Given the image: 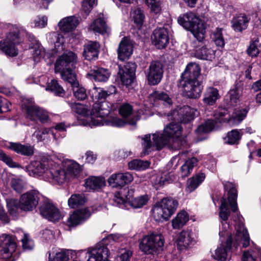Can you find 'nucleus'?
Wrapping results in <instances>:
<instances>
[{"label":"nucleus","mask_w":261,"mask_h":261,"mask_svg":"<svg viewBox=\"0 0 261 261\" xmlns=\"http://www.w3.org/2000/svg\"><path fill=\"white\" fill-rule=\"evenodd\" d=\"M171 119L172 122L164 128L163 133L156 132L152 134V141L150 134L146 135L143 138V151L145 155L148 154L151 152V147L153 146L160 150L165 145L171 144L173 148L179 149L184 145L185 141L181 137L182 126L180 124L175 121L172 117Z\"/></svg>","instance_id":"1"},{"label":"nucleus","mask_w":261,"mask_h":261,"mask_svg":"<svg viewBox=\"0 0 261 261\" xmlns=\"http://www.w3.org/2000/svg\"><path fill=\"white\" fill-rule=\"evenodd\" d=\"M116 91V87L113 85L110 86L108 90L101 88L94 89L92 98L95 102L93 105L91 114L100 118L99 120H97L96 125L121 127L125 124L122 119L117 117H106L110 113L113 106V103L108 101V99Z\"/></svg>","instance_id":"2"},{"label":"nucleus","mask_w":261,"mask_h":261,"mask_svg":"<svg viewBox=\"0 0 261 261\" xmlns=\"http://www.w3.org/2000/svg\"><path fill=\"white\" fill-rule=\"evenodd\" d=\"M223 185L225 192L227 193V198L223 197L221 199V203L220 206L219 217L221 220L222 229L219 232V235L221 238L225 235L227 228L229 227V224L227 223L228 217L230 215V211L228 207V203L231 211L235 213L238 210L237 206V189L236 185L230 181H224Z\"/></svg>","instance_id":"3"},{"label":"nucleus","mask_w":261,"mask_h":261,"mask_svg":"<svg viewBox=\"0 0 261 261\" xmlns=\"http://www.w3.org/2000/svg\"><path fill=\"white\" fill-rule=\"evenodd\" d=\"M25 38L30 41L34 39V36L28 33L23 28H16L7 34L5 40L0 41V50L6 55L12 57L16 56L18 53L15 49V45L23 42Z\"/></svg>","instance_id":"4"},{"label":"nucleus","mask_w":261,"mask_h":261,"mask_svg":"<svg viewBox=\"0 0 261 261\" xmlns=\"http://www.w3.org/2000/svg\"><path fill=\"white\" fill-rule=\"evenodd\" d=\"M77 62L76 54L71 51H66L57 59L55 64L56 73H60L65 81H73L76 75L74 69Z\"/></svg>","instance_id":"5"},{"label":"nucleus","mask_w":261,"mask_h":261,"mask_svg":"<svg viewBox=\"0 0 261 261\" xmlns=\"http://www.w3.org/2000/svg\"><path fill=\"white\" fill-rule=\"evenodd\" d=\"M133 175L129 172L114 173L109 178L108 181L110 186L113 188H120V190L117 192L114 197V200L118 205L123 204L128 199V188H122L133 180Z\"/></svg>","instance_id":"6"},{"label":"nucleus","mask_w":261,"mask_h":261,"mask_svg":"<svg viewBox=\"0 0 261 261\" xmlns=\"http://www.w3.org/2000/svg\"><path fill=\"white\" fill-rule=\"evenodd\" d=\"M164 244V237L161 234L152 233L142 238L139 248L146 254H154L163 250Z\"/></svg>","instance_id":"7"},{"label":"nucleus","mask_w":261,"mask_h":261,"mask_svg":"<svg viewBox=\"0 0 261 261\" xmlns=\"http://www.w3.org/2000/svg\"><path fill=\"white\" fill-rule=\"evenodd\" d=\"M43 197L36 190H31L25 192L19 198L20 210L25 212L33 211L40 204Z\"/></svg>","instance_id":"8"},{"label":"nucleus","mask_w":261,"mask_h":261,"mask_svg":"<svg viewBox=\"0 0 261 261\" xmlns=\"http://www.w3.org/2000/svg\"><path fill=\"white\" fill-rule=\"evenodd\" d=\"M22 108L26 114L27 118L32 121L39 120L41 123H44L49 120L48 112L36 105L24 103Z\"/></svg>","instance_id":"9"},{"label":"nucleus","mask_w":261,"mask_h":261,"mask_svg":"<svg viewBox=\"0 0 261 261\" xmlns=\"http://www.w3.org/2000/svg\"><path fill=\"white\" fill-rule=\"evenodd\" d=\"M17 247L15 237L3 234L0 236V256L5 259L10 258Z\"/></svg>","instance_id":"10"},{"label":"nucleus","mask_w":261,"mask_h":261,"mask_svg":"<svg viewBox=\"0 0 261 261\" xmlns=\"http://www.w3.org/2000/svg\"><path fill=\"white\" fill-rule=\"evenodd\" d=\"M178 87L183 89L185 95L190 98L196 99L200 97L203 86L199 81H179Z\"/></svg>","instance_id":"11"},{"label":"nucleus","mask_w":261,"mask_h":261,"mask_svg":"<svg viewBox=\"0 0 261 261\" xmlns=\"http://www.w3.org/2000/svg\"><path fill=\"white\" fill-rule=\"evenodd\" d=\"M164 72L163 65L158 61H152L146 71V77L149 85H156L160 83Z\"/></svg>","instance_id":"12"},{"label":"nucleus","mask_w":261,"mask_h":261,"mask_svg":"<svg viewBox=\"0 0 261 261\" xmlns=\"http://www.w3.org/2000/svg\"><path fill=\"white\" fill-rule=\"evenodd\" d=\"M105 240H102L94 248L89 249L87 261H111L109 259L110 252L107 246L105 245Z\"/></svg>","instance_id":"13"},{"label":"nucleus","mask_w":261,"mask_h":261,"mask_svg":"<svg viewBox=\"0 0 261 261\" xmlns=\"http://www.w3.org/2000/svg\"><path fill=\"white\" fill-rule=\"evenodd\" d=\"M39 208L41 215L49 221H57L60 218L59 210L44 196L40 202Z\"/></svg>","instance_id":"14"},{"label":"nucleus","mask_w":261,"mask_h":261,"mask_svg":"<svg viewBox=\"0 0 261 261\" xmlns=\"http://www.w3.org/2000/svg\"><path fill=\"white\" fill-rule=\"evenodd\" d=\"M169 27L164 25L158 27L153 32L151 35L152 44L159 49L165 48L169 43Z\"/></svg>","instance_id":"15"},{"label":"nucleus","mask_w":261,"mask_h":261,"mask_svg":"<svg viewBox=\"0 0 261 261\" xmlns=\"http://www.w3.org/2000/svg\"><path fill=\"white\" fill-rule=\"evenodd\" d=\"M136 67V64L132 62H127L122 67L119 66L118 74L122 85L128 86L134 82Z\"/></svg>","instance_id":"16"},{"label":"nucleus","mask_w":261,"mask_h":261,"mask_svg":"<svg viewBox=\"0 0 261 261\" xmlns=\"http://www.w3.org/2000/svg\"><path fill=\"white\" fill-rule=\"evenodd\" d=\"M48 162L46 158H41L39 160L32 161L26 167L29 174L32 176H41L48 171Z\"/></svg>","instance_id":"17"},{"label":"nucleus","mask_w":261,"mask_h":261,"mask_svg":"<svg viewBox=\"0 0 261 261\" xmlns=\"http://www.w3.org/2000/svg\"><path fill=\"white\" fill-rule=\"evenodd\" d=\"M241 216H238V222H236L235 229L236 230L235 242L234 246L239 245V241L242 242V247L246 248L249 245L250 238L247 229L244 227V224L241 220Z\"/></svg>","instance_id":"18"},{"label":"nucleus","mask_w":261,"mask_h":261,"mask_svg":"<svg viewBox=\"0 0 261 261\" xmlns=\"http://www.w3.org/2000/svg\"><path fill=\"white\" fill-rule=\"evenodd\" d=\"M175 242L179 250H186L191 247L195 243L194 233L188 229L182 230L177 236Z\"/></svg>","instance_id":"19"},{"label":"nucleus","mask_w":261,"mask_h":261,"mask_svg":"<svg viewBox=\"0 0 261 261\" xmlns=\"http://www.w3.org/2000/svg\"><path fill=\"white\" fill-rule=\"evenodd\" d=\"M100 45L96 41H89L83 46V56L85 60L95 61L98 58Z\"/></svg>","instance_id":"20"},{"label":"nucleus","mask_w":261,"mask_h":261,"mask_svg":"<svg viewBox=\"0 0 261 261\" xmlns=\"http://www.w3.org/2000/svg\"><path fill=\"white\" fill-rule=\"evenodd\" d=\"M6 148L13 152L25 156H32L34 154V146L29 143L10 142Z\"/></svg>","instance_id":"21"},{"label":"nucleus","mask_w":261,"mask_h":261,"mask_svg":"<svg viewBox=\"0 0 261 261\" xmlns=\"http://www.w3.org/2000/svg\"><path fill=\"white\" fill-rule=\"evenodd\" d=\"M201 68L199 65L196 63H189L180 76L179 81H199L198 78L200 75Z\"/></svg>","instance_id":"22"},{"label":"nucleus","mask_w":261,"mask_h":261,"mask_svg":"<svg viewBox=\"0 0 261 261\" xmlns=\"http://www.w3.org/2000/svg\"><path fill=\"white\" fill-rule=\"evenodd\" d=\"M168 117L171 116L173 118L175 121H177L181 124V123H188L193 120L194 116L190 108H181L178 111L174 110L168 115Z\"/></svg>","instance_id":"23"},{"label":"nucleus","mask_w":261,"mask_h":261,"mask_svg":"<svg viewBox=\"0 0 261 261\" xmlns=\"http://www.w3.org/2000/svg\"><path fill=\"white\" fill-rule=\"evenodd\" d=\"M243 85L242 81H236L233 88L231 89L225 96V100L228 108L236 106L239 101L240 91L242 90Z\"/></svg>","instance_id":"24"},{"label":"nucleus","mask_w":261,"mask_h":261,"mask_svg":"<svg viewBox=\"0 0 261 261\" xmlns=\"http://www.w3.org/2000/svg\"><path fill=\"white\" fill-rule=\"evenodd\" d=\"M178 23L187 30H191L199 24L200 20L194 13L189 12L178 18Z\"/></svg>","instance_id":"25"},{"label":"nucleus","mask_w":261,"mask_h":261,"mask_svg":"<svg viewBox=\"0 0 261 261\" xmlns=\"http://www.w3.org/2000/svg\"><path fill=\"white\" fill-rule=\"evenodd\" d=\"M90 216L91 213L88 208L80 210L70 215L67 224L69 226H76L88 219Z\"/></svg>","instance_id":"26"},{"label":"nucleus","mask_w":261,"mask_h":261,"mask_svg":"<svg viewBox=\"0 0 261 261\" xmlns=\"http://www.w3.org/2000/svg\"><path fill=\"white\" fill-rule=\"evenodd\" d=\"M110 72L108 69L94 67L87 73V76L97 82H106L109 79Z\"/></svg>","instance_id":"27"},{"label":"nucleus","mask_w":261,"mask_h":261,"mask_svg":"<svg viewBox=\"0 0 261 261\" xmlns=\"http://www.w3.org/2000/svg\"><path fill=\"white\" fill-rule=\"evenodd\" d=\"M133 46L130 41L123 38L119 44L117 49L118 57L120 60H127L132 55Z\"/></svg>","instance_id":"28"},{"label":"nucleus","mask_w":261,"mask_h":261,"mask_svg":"<svg viewBox=\"0 0 261 261\" xmlns=\"http://www.w3.org/2000/svg\"><path fill=\"white\" fill-rule=\"evenodd\" d=\"M250 19L245 14H240L231 20V27L235 32H242L247 28Z\"/></svg>","instance_id":"29"},{"label":"nucleus","mask_w":261,"mask_h":261,"mask_svg":"<svg viewBox=\"0 0 261 261\" xmlns=\"http://www.w3.org/2000/svg\"><path fill=\"white\" fill-rule=\"evenodd\" d=\"M194 56L197 59L212 61L215 58V51L205 45H198L195 49Z\"/></svg>","instance_id":"30"},{"label":"nucleus","mask_w":261,"mask_h":261,"mask_svg":"<svg viewBox=\"0 0 261 261\" xmlns=\"http://www.w3.org/2000/svg\"><path fill=\"white\" fill-rule=\"evenodd\" d=\"M149 98L154 106L159 105L160 103L165 106H170L172 103L171 99L164 92L154 91L149 95Z\"/></svg>","instance_id":"31"},{"label":"nucleus","mask_w":261,"mask_h":261,"mask_svg":"<svg viewBox=\"0 0 261 261\" xmlns=\"http://www.w3.org/2000/svg\"><path fill=\"white\" fill-rule=\"evenodd\" d=\"M220 98L218 90L214 87L207 88L204 94L203 102L209 106H212L216 103L217 100Z\"/></svg>","instance_id":"32"},{"label":"nucleus","mask_w":261,"mask_h":261,"mask_svg":"<svg viewBox=\"0 0 261 261\" xmlns=\"http://www.w3.org/2000/svg\"><path fill=\"white\" fill-rule=\"evenodd\" d=\"M232 244L231 234H229L226 241L225 247L221 244L215 251L214 258L221 261H225L227 256V251L231 249Z\"/></svg>","instance_id":"33"},{"label":"nucleus","mask_w":261,"mask_h":261,"mask_svg":"<svg viewBox=\"0 0 261 261\" xmlns=\"http://www.w3.org/2000/svg\"><path fill=\"white\" fill-rule=\"evenodd\" d=\"M85 186L87 189L98 191L105 186L103 177L91 176L85 180Z\"/></svg>","instance_id":"34"},{"label":"nucleus","mask_w":261,"mask_h":261,"mask_svg":"<svg viewBox=\"0 0 261 261\" xmlns=\"http://www.w3.org/2000/svg\"><path fill=\"white\" fill-rule=\"evenodd\" d=\"M249 108H245L240 110H236L231 116L228 118L227 122L229 125L236 126L239 124L246 117Z\"/></svg>","instance_id":"35"},{"label":"nucleus","mask_w":261,"mask_h":261,"mask_svg":"<svg viewBox=\"0 0 261 261\" xmlns=\"http://www.w3.org/2000/svg\"><path fill=\"white\" fill-rule=\"evenodd\" d=\"M79 24V20L75 16H69L63 18L59 22L60 29L65 32L72 31Z\"/></svg>","instance_id":"36"},{"label":"nucleus","mask_w":261,"mask_h":261,"mask_svg":"<svg viewBox=\"0 0 261 261\" xmlns=\"http://www.w3.org/2000/svg\"><path fill=\"white\" fill-rule=\"evenodd\" d=\"M205 175L203 173H199L188 179L186 188V191L193 192L204 181Z\"/></svg>","instance_id":"37"},{"label":"nucleus","mask_w":261,"mask_h":261,"mask_svg":"<svg viewBox=\"0 0 261 261\" xmlns=\"http://www.w3.org/2000/svg\"><path fill=\"white\" fill-rule=\"evenodd\" d=\"M161 205L168 213V216L170 217L175 213L178 205L177 200L172 197H166L163 198L160 202Z\"/></svg>","instance_id":"38"},{"label":"nucleus","mask_w":261,"mask_h":261,"mask_svg":"<svg viewBox=\"0 0 261 261\" xmlns=\"http://www.w3.org/2000/svg\"><path fill=\"white\" fill-rule=\"evenodd\" d=\"M70 84L73 95L76 98L80 100L85 99L87 96L86 89L83 87H79V83L76 80V77H74L73 81H70V80L66 81Z\"/></svg>","instance_id":"39"},{"label":"nucleus","mask_w":261,"mask_h":261,"mask_svg":"<svg viewBox=\"0 0 261 261\" xmlns=\"http://www.w3.org/2000/svg\"><path fill=\"white\" fill-rule=\"evenodd\" d=\"M242 134L240 133V130L237 129H232L228 132L226 136L223 138L224 143L230 145H238L242 138Z\"/></svg>","instance_id":"40"},{"label":"nucleus","mask_w":261,"mask_h":261,"mask_svg":"<svg viewBox=\"0 0 261 261\" xmlns=\"http://www.w3.org/2000/svg\"><path fill=\"white\" fill-rule=\"evenodd\" d=\"M198 160L193 157L187 160L180 167V176L182 178L188 176L192 172L193 168L197 165Z\"/></svg>","instance_id":"41"},{"label":"nucleus","mask_w":261,"mask_h":261,"mask_svg":"<svg viewBox=\"0 0 261 261\" xmlns=\"http://www.w3.org/2000/svg\"><path fill=\"white\" fill-rule=\"evenodd\" d=\"M49 173L51 175L53 178L59 184H62L69 179L68 174L66 170L61 168H59L56 170H50Z\"/></svg>","instance_id":"42"},{"label":"nucleus","mask_w":261,"mask_h":261,"mask_svg":"<svg viewBox=\"0 0 261 261\" xmlns=\"http://www.w3.org/2000/svg\"><path fill=\"white\" fill-rule=\"evenodd\" d=\"M91 29L95 32L105 34L108 33V27L105 20L101 18L95 19L91 24Z\"/></svg>","instance_id":"43"},{"label":"nucleus","mask_w":261,"mask_h":261,"mask_svg":"<svg viewBox=\"0 0 261 261\" xmlns=\"http://www.w3.org/2000/svg\"><path fill=\"white\" fill-rule=\"evenodd\" d=\"M86 201V198L84 194H74L69 198L68 203L70 207L75 208L84 205Z\"/></svg>","instance_id":"44"},{"label":"nucleus","mask_w":261,"mask_h":261,"mask_svg":"<svg viewBox=\"0 0 261 261\" xmlns=\"http://www.w3.org/2000/svg\"><path fill=\"white\" fill-rule=\"evenodd\" d=\"M7 206L8 211L10 215L14 217H17L19 215L20 200L18 201L17 199L10 198L6 199Z\"/></svg>","instance_id":"45"},{"label":"nucleus","mask_w":261,"mask_h":261,"mask_svg":"<svg viewBox=\"0 0 261 261\" xmlns=\"http://www.w3.org/2000/svg\"><path fill=\"white\" fill-rule=\"evenodd\" d=\"M152 215L156 221L167 220L170 218L168 213L159 203L152 208Z\"/></svg>","instance_id":"46"},{"label":"nucleus","mask_w":261,"mask_h":261,"mask_svg":"<svg viewBox=\"0 0 261 261\" xmlns=\"http://www.w3.org/2000/svg\"><path fill=\"white\" fill-rule=\"evenodd\" d=\"M65 170L69 178L77 176L82 171V167L76 162L70 161L66 163Z\"/></svg>","instance_id":"47"},{"label":"nucleus","mask_w":261,"mask_h":261,"mask_svg":"<svg viewBox=\"0 0 261 261\" xmlns=\"http://www.w3.org/2000/svg\"><path fill=\"white\" fill-rule=\"evenodd\" d=\"M188 221V214L185 211L181 212L178 213L176 217L172 220V226L174 229H179L184 226Z\"/></svg>","instance_id":"48"},{"label":"nucleus","mask_w":261,"mask_h":261,"mask_svg":"<svg viewBox=\"0 0 261 261\" xmlns=\"http://www.w3.org/2000/svg\"><path fill=\"white\" fill-rule=\"evenodd\" d=\"M46 90L53 93L56 96L62 97L65 93L63 87L59 85L58 82L55 80H51L48 83Z\"/></svg>","instance_id":"49"},{"label":"nucleus","mask_w":261,"mask_h":261,"mask_svg":"<svg viewBox=\"0 0 261 261\" xmlns=\"http://www.w3.org/2000/svg\"><path fill=\"white\" fill-rule=\"evenodd\" d=\"M216 121L208 119L204 123L199 125L196 129L197 134H206L211 132L216 126Z\"/></svg>","instance_id":"50"},{"label":"nucleus","mask_w":261,"mask_h":261,"mask_svg":"<svg viewBox=\"0 0 261 261\" xmlns=\"http://www.w3.org/2000/svg\"><path fill=\"white\" fill-rule=\"evenodd\" d=\"M261 43H259L258 39L251 41L249 46L246 50L247 55L251 58L256 57L260 53Z\"/></svg>","instance_id":"51"},{"label":"nucleus","mask_w":261,"mask_h":261,"mask_svg":"<svg viewBox=\"0 0 261 261\" xmlns=\"http://www.w3.org/2000/svg\"><path fill=\"white\" fill-rule=\"evenodd\" d=\"M150 163L147 161L141 160H134L128 163V167L130 169L136 170H144L148 168Z\"/></svg>","instance_id":"52"},{"label":"nucleus","mask_w":261,"mask_h":261,"mask_svg":"<svg viewBox=\"0 0 261 261\" xmlns=\"http://www.w3.org/2000/svg\"><path fill=\"white\" fill-rule=\"evenodd\" d=\"M152 183L154 188L158 190L168 183V176L165 173L153 176L152 177Z\"/></svg>","instance_id":"53"},{"label":"nucleus","mask_w":261,"mask_h":261,"mask_svg":"<svg viewBox=\"0 0 261 261\" xmlns=\"http://www.w3.org/2000/svg\"><path fill=\"white\" fill-rule=\"evenodd\" d=\"M190 31L199 43L202 44L204 42L205 30L201 26H200V24Z\"/></svg>","instance_id":"54"},{"label":"nucleus","mask_w":261,"mask_h":261,"mask_svg":"<svg viewBox=\"0 0 261 261\" xmlns=\"http://www.w3.org/2000/svg\"><path fill=\"white\" fill-rule=\"evenodd\" d=\"M222 29L217 28L212 35V40L215 44L219 47H223L225 45V41L222 35Z\"/></svg>","instance_id":"55"},{"label":"nucleus","mask_w":261,"mask_h":261,"mask_svg":"<svg viewBox=\"0 0 261 261\" xmlns=\"http://www.w3.org/2000/svg\"><path fill=\"white\" fill-rule=\"evenodd\" d=\"M133 18L134 22L139 28L141 27L145 18L143 11L140 8H137L133 11Z\"/></svg>","instance_id":"56"},{"label":"nucleus","mask_w":261,"mask_h":261,"mask_svg":"<svg viewBox=\"0 0 261 261\" xmlns=\"http://www.w3.org/2000/svg\"><path fill=\"white\" fill-rule=\"evenodd\" d=\"M69 259V251L62 249L61 251L56 253L54 257H49V261H68Z\"/></svg>","instance_id":"57"},{"label":"nucleus","mask_w":261,"mask_h":261,"mask_svg":"<svg viewBox=\"0 0 261 261\" xmlns=\"http://www.w3.org/2000/svg\"><path fill=\"white\" fill-rule=\"evenodd\" d=\"M147 201V196L143 195L133 199L130 202V205L134 208H139L145 205Z\"/></svg>","instance_id":"58"},{"label":"nucleus","mask_w":261,"mask_h":261,"mask_svg":"<svg viewBox=\"0 0 261 261\" xmlns=\"http://www.w3.org/2000/svg\"><path fill=\"white\" fill-rule=\"evenodd\" d=\"M0 160L4 162L7 165L11 168L18 166V164L14 162L10 156L6 154L4 151L0 149Z\"/></svg>","instance_id":"59"},{"label":"nucleus","mask_w":261,"mask_h":261,"mask_svg":"<svg viewBox=\"0 0 261 261\" xmlns=\"http://www.w3.org/2000/svg\"><path fill=\"white\" fill-rule=\"evenodd\" d=\"M133 111V107L128 103H123L119 109V114L124 118L130 116Z\"/></svg>","instance_id":"60"},{"label":"nucleus","mask_w":261,"mask_h":261,"mask_svg":"<svg viewBox=\"0 0 261 261\" xmlns=\"http://www.w3.org/2000/svg\"><path fill=\"white\" fill-rule=\"evenodd\" d=\"M146 2L152 12L155 14H158L160 12L161 0H146Z\"/></svg>","instance_id":"61"},{"label":"nucleus","mask_w":261,"mask_h":261,"mask_svg":"<svg viewBox=\"0 0 261 261\" xmlns=\"http://www.w3.org/2000/svg\"><path fill=\"white\" fill-rule=\"evenodd\" d=\"M97 0H83L82 8L85 13L88 15L93 7L97 5Z\"/></svg>","instance_id":"62"},{"label":"nucleus","mask_w":261,"mask_h":261,"mask_svg":"<svg viewBox=\"0 0 261 261\" xmlns=\"http://www.w3.org/2000/svg\"><path fill=\"white\" fill-rule=\"evenodd\" d=\"M67 102L73 112L80 115H84L85 113V109L84 106L82 104L69 101Z\"/></svg>","instance_id":"63"},{"label":"nucleus","mask_w":261,"mask_h":261,"mask_svg":"<svg viewBox=\"0 0 261 261\" xmlns=\"http://www.w3.org/2000/svg\"><path fill=\"white\" fill-rule=\"evenodd\" d=\"M11 187L17 193H21L23 189L22 181L18 178H12L11 181Z\"/></svg>","instance_id":"64"}]
</instances>
